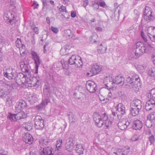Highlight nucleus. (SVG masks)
I'll return each instance as SVG.
<instances>
[{
  "label": "nucleus",
  "instance_id": "nucleus-21",
  "mask_svg": "<svg viewBox=\"0 0 155 155\" xmlns=\"http://www.w3.org/2000/svg\"><path fill=\"white\" fill-rule=\"evenodd\" d=\"M150 28L152 31L150 33L149 31L148 30V36L151 41L155 42V27H151Z\"/></svg>",
  "mask_w": 155,
  "mask_h": 155
},
{
  "label": "nucleus",
  "instance_id": "nucleus-32",
  "mask_svg": "<svg viewBox=\"0 0 155 155\" xmlns=\"http://www.w3.org/2000/svg\"><path fill=\"white\" fill-rule=\"evenodd\" d=\"M40 143L44 147H46L48 146H49V143L48 139H44L39 141Z\"/></svg>",
  "mask_w": 155,
  "mask_h": 155
},
{
  "label": "nucleus",
  "instance_id": "nucleus-27",
  "mask_svg": "<svg viewBox=\"0 0 155 155\" xmlns=\"http://www.w3.org/2000/svg\"><path fill=\"white\" fill-rule=\"evenodd\" d=\"M76 59L74 62L75 63H74V64H75V66L77 67H81L82 65V62L81 58L79 56H77Z\"/></svg>",
  "mask_w": 155,
  "mask_h": 155
},
{
  "label": "nucleus",
  "instance_id": "nucleus-2",
  "mask_svg": "<svg viewBox=\"0 0 155 155\" xmlns=\"http://www.w3.org/2000/svg\"><path fill=\"white\" fill-rule=\"evenodd\" d=\"M134 47L136 48L135 52L132 54H134L133 57L136 59L138 58L143 54L148 53L151 49L150 46H145L140 42H137L134 45Z\"/></svg>",
  "mask_w": 155,
  "mask_h": 155
},
{
  "label": "nucleus",
  "instance_id": "nucleus-9",
  "mask_svg": "<svg viewBox=\"0 0 155 155\" xmlns=\"http://www.w3.org/2000/svg\"><path fill=\"white\" fill-rule=\"evenodd\" d=\"M20 67L23 72L27 74L29 78L32 77L33 74L30 71V66L28 64H25L24 62H22L20 63Z\"/></svg>",
  "mask_w": 155,
  "mask_h": 155
},
{
  "label": "nucleus",
  "instance_id": "nucleus-35",
  "mask_svg": "<svg viewBox=\"0 0 155 155\" xmlns=\"http://www.w3.org/2000/svg\"><path fill=\"white\" fill-rule=\"evenodd\" d=\"M76 56H77L75 55H73L69 58L68 60V63L70 64H74V63H75L74 62L76 59Z\"/></svg>",
  "mask_w": 155,
  "mask_h": 155
},
{
  "label": "nucleus",
  "instance_id": "nucleus-55",
  "mask_svg": "<svg viewBox=\"0 0 155 155\" xmlns=\"http://www.w3.org/2000/svg\"><path fill=\"white\" fill-rule=\"evenodd\" d=\"M29 98L31 100V101H34L36 99V95L35 94H32L30 96Z\"/></svg>",
  "mask_w": 155,
  "mask_h": 155
},
{
  "label": "nucleus",
  "instance_id": "nucleus-59",
  "mask_svg": "<svg viewBox=\"0 0 155 155\" xmlns=\"http://www.w3.org/2000/svg\"><path fill=\"white\" fill-rule=\"evenodd\" d=\"M141 37H142V38L145 41H147V39L145 37V35L144 32L142 31L141 32Z\"/></svg>",
  "mask_w": 155,
  "mask_h": 155
},
{
  "label": "nucleus",
  "instance_id": "nucleus-6",
  "mask_svg": "<svg viewBox=\"0 0 155 155\" xmlns=\"http://www.w3.org/2000/svg\"><path fill=\"white\" fill-rule=\"evenodd\" d=\"M31 54L32 58L34 60L35 64V74H37L38 73V67L41 63L40 58L37 53L35 51H32Z\"/></svg>",
  "mask_w": 155,
  "mask_h": 155
},
{
  "label": "nucleus",
  "instance_id": "nucleus-1",
  "mask_svg": "<svg viewBox=\"0 0 155 155\" xmlns=\"http://www.w3.org/2000/svg\"><path fill=\"white\" fill-rule=\"evenodd\" d=\"M93 118L95 125L99 127H102L104 124L107 128L111 125V122L109 119L106 114L104 113L100 115L98 113H95L93 115Z\"/></svg>",
  "mask_w": 155,
  "mask_h": 155
},
{
  "label": "nucleus",
  "instance_id": "nucleus-57",
  "mask_svg": "<svg viewBox=\"0 0 155 155\" xmlns=\"http://www.w3.org/2000/svg\"><path fill=\"white\" fill-rule=\"evenodd\" d=\"M69 38H71L73 40H77L78 39V37L76 36L75 35L72 34H71V36Z\"/></svg>",
  "mask_w": 155,
  "mask_h": 155
},
{
  "label": "nucleus",
  "instance_id": "nucleus-52",
  "mask_svg": "<svg viewBox=\"0 0 155 155\" xmlns=\"http://www.w3.org/2000/svg\"><path fill=\"white\" fill-rule=\"evenodd\" d=\"M6 95L5 92L3 90H0V97H5Z\"/></svg>",
  "mask_w": 155,
  "mask_h": 155
},
{
  "label": "nucleus",
  "instance_id": "nucleus-25",
  "mask_svg": "<svg viewBox=\"0 0 155 155\" xmlns=\"http://www.w3.org/2000/svg\"><path fill=\"white\" fill-rule=\"evenodd\" d=\"M141 109L139 108L135 109V107H130V110L131 114L133 116H135L138 115Z\"/></svg>",
  "mask_w": 155,
  "mask_h": 155
},
{
  "label": "nucleus",
  "instance_id": "nucleus-43",
  "mask_svg": "<svg viewBox=\"0 0 155 155\" xmlns=\"http://www.w3.org/2000/svg\"><path fill=\"white\" fill-rule=\"evenodd\" d=\"M3 86L7 88L8 90L11 89V82L8 81L4 83L3 84Z\"/></svg>",
  "mask_w": 155,
  "mask_h": 155
},
{
  "label": "nucleus",
  "instance_id": "nucleus-62",
  "mask_svg": "<svg viewBox=\"0 0 155 155\" xmlns=\"http://www.w3.org/2000/svg\"><path fill=\"white\" fill-rule=\"evenodd\" d=\"M102 47V45H100V47H99L100 48L99 49H101V52L102 53H104L106 51V47H104V48L103 49Z\"/></svg>",
  "mask_w": 155,
  "mask_h": 155
},
{
  "label": "nucleus",
  "instance_id": "nucleus-37",
  "mask_svg": "<svg viewBox=\"0 0 155 155\" xmlns=\"http://www.w3.org/2000/svg\"><path fill=\"white\" fill-rule=\"evenodd\" d=\"M112 94L110 92H109L107 95V97L106 98H104L102 101H104L103 103H106L108 102L109 101L111 100L112 99Z\"/></svg>",
  "mask_w": 155,
  "mask_h": 155
},
{
  "label": "nucleus",
  "instance_id": "nucleus-63",
  "mask_svg": "<svg viewBox=\"0 0 155 155\" xmlns=\"http://www.w3.org/2000/svg\"><path fill=\"white\" fill-rule=\"evenodd\" d=\"M33 30L36 34H38L39 33V29L38 27H35L33 28Z\"/></svg>",
  "mask_w": 155,
  "mask_h": 155
},
{
  "label": "nucleus",
  "instance_id": "nucleus-41",
  "mask_svg": "<svg viewBox=\"0 0 155 155\" xmlns=\"http://www.w3.org/2000/svg\"><path fill=\"white\" fill-rule=\"evenodd\" d=\"M62 143V141L61 139H59V140H57L56 143V150H58V148H60L61 147Z\"/></svg>",
  "mask_w": 155,
  "mask_h": 155
},
{
  "label": "nucleus",
  "instance_id": "nucleus-8",
  "mask_svg": "<svg viewBox=\"0 0 155 155\" xmlns=\"http://www.w3.org/2000/svg\"><path fill=\"white\" fill-rule=\"evenodd\" d=\"M74 142L72 137L69 138L66 143L65 147L66 150L71 153L72 152L73 149H74Z\"/></svg>",
  "mask_w": 155,
  "mask_h": 155
},
{
  "label": "nucleus",
  "instance_id": "nucleus-46",
  "mask_svg": "<svg viewBox=\"0 0 155 155\" xmlns=\"http://www.w3.org/2000/svg\"><path fill=\"white\" fill-rule=\"evenodd\" d=\"M149 141L150 143V144L152 145L154 143L155 138L153 135H151L149 138Z\"/></svg>",
  "mask_w": 155,
  "mask_h": 155
},
{
  "label": "nucleus",
  "instance_id": "nucleus-18",
  "mask_svg": "<svg viewBox=\"0 0 155 155\" xmlns=\"http://www.w3.org/2000/svg\"><path fill=\"white\" fill-rule=\"evenodd\" d=\"M155 105V101L150 99L146 102L145 105V109L147 110H150L154 107Z\"/></svg>",
  "mask_w": 155,
  "mask_h": 155
},
{
  "label": "nucleus",
  "instance_id": "nucleus-60",
  "mask_svg": "<svg viewBox=\"0 0 155 155\" xmlns=\"http://www.w3.org/2000/svg\"><path fill=\"white\" fill-rule=\"evenodd\" d=\"M32 127L31 125H27L25 127V129H27V130L29 131L32 130Z\"/></svg>",
  "mask_w": 155,
  "mask_h": 155
},
{
  "label": "nucleus",
  "instance_id": "nucleus-22",
  "mask_svg": "<svg viewBox=\"0 0 155 155\" xmlns=\"http://www.w3.org/2000/svg\"><path fill=\"white\" fill-rule=\"evenodd\" d=\"M43 92L44 95L47 97L50 96L51 91L50 86L48 83H46L44 87Z\"/></svg>",
  "mask_w": 155,
  "mask_h": 155
},
{
  "label": "nucleus",
  "instance_id": "nucleus-44",
  "mask_svg": "<svg viewBox=\"0 0 155 155\" xmlns=\"http://www.w3.org/2000/svg\"><path fill=\"white\" fill-rule=\"evenodd\" d=\"M65 35L66 37H68V38L71 36V31L70 30H66L64 31Z\"/></svg>",
  "mask_w": 155,
  "mask_h": 155
},
{
  "label": "nucleus",
  "instance_id": "nucleus-29",
  "mask_svg": "<svg viewBox=\"0 0 155 155\" xmlns=\"http://www.w3.org/2000/svg\"><path fill=\"white\" fill-rule=\"evenodd\" d=\"M32 80L36 82L35 83L33 84V86H36L37 85L38 86L41 83V81L39 77L38 76H33L32 78Z\"/></svg>",
  "mask_w": 155,
  "mask_h": 155
},
{
  "label": "nucleus",
  "instance_id": "nucleus-45",
  "mask_svg": "<svg viewBox=\"0 0 155 155\" xmlns=\"http://www.w3.org/2000/svg\"><path fill=\"white\" fill-rule=\"evenodd\" d=\"M58 8H59L60 12L62 13L66 11V7L65 6L62 5L60 6V7L58 6Z\"/></svg>",
  "mask_w": 155,
  "mask_h": 155
},
{
  "label": "nucleus",
  "instance_id": "nucleus-58",
  "mask_svg": "<svg viewBox=\"0 0 155 155\" xmlns=\"http://www.w3.org/2000/svg\"><path fill=\"white\" fill-rule=\"evenodd\" d=\"M27 75H25L24 74H23L22 73H19L17 76L18 77H19L20 78V77H21L23 79L24 78L25 79V77H27Z\"/></svg>",
  "mask_w": 155,
  "mask_h": 155
},
{
  "label": "nucleus",
  "instance_id": "nucleus-13",
  "mask_svg": "<svg viewBox=\"0 0 155 155\" xmlns=\"http://www.w3.org/2000/svg\"><path fill=\"white\" fill-rule=\"evenodd\" d=\"M102 67L97 63H95L92 65L91 71L94 75L99 74L101 71Z\"/></svg>",
  "mask_w": 155,
  "mask_h": 155
},
{
  "label": "nucleus",
  "instance_id": "nucleus-24",
  "mask_svg": "<svg viewBox=\"0 0 155 155\" xmlns=\"http://www.w3.org/2000/svg\"><path fill=\"white\" fill-rule=\"evenodd\" d=\"M3 74L4 76L9 80L15 78L16 75V74L13 72L12 70H11L10 73H9L8 72H4Z\"/></svg>",
  "mask_w": 155,
  "mask_h": 155
},
{
  "label": "nucleus",
  "instance_id": "nucleus-19",
  "mask_svg": "<svg viewBox=\"0 0 155 155\" xmlns=\"http://www.w3.org/2000/svg\"><path fill=\"white\" fill-rule=\"evenodd\" d=\"M74 149L76 153H78L79 155L83 154L84 149L82 144L77 143L75 145Z\"/></svg>",
  "mask_w": 155,
  "mask_h": 155
},
{
  "label": "nucleus",
  "instance_id": "nucleus-40",
  "mask_svg": "<svg viewBox=\"0 0 155 155\" xmlns=\"http://www.w3.org/2000/svg\"><path fill=\"white\" fill-rule=\"evenodd\" d=\"M105 81L106 80H109V84H111L114 85V83H113V82H114V79L111 77L110 76H106L105 78Z\"/></svg>",
  "mask_w": 155,
  "mask_h": 155
},
{
  "label": "nucleus",
  "instance_id": "nucleus-14",
  "mask_svg": "<svg viewBox=\"0 0 155 155\" xmlns=\"http://www.w3.org/2000/svg\"><path fill=\"white\" fill-rule=\"evenodd\" d=\"M114 81L113 83H114V84H119L120 86L123 85L124 84L125 85L127 83H125L124 78L120 75L116 76Z\"/></svg>",
  "mask_w": 155,
  "mask_h": 155
},
{
  "label": "nucleus",
  "instance_id": "nucleus-54",
  "mask_svg": "<svg viewBox=\"0 0 155 155\" xmlns=\"http://www.w3.org/2000/svg\"><path fill=\"white\" fill-rule=\"evenodd\" d=\"M15 43L17 47L18 48H19L21 42L20 39H19L18 38L17 40L16 41Z\"/></svg>",
  "mask_w": 155,
  "mask_h": 155
},
{
  "label": "nucleus",
  "instance_id": "nucleus-48",
  "mask_svg": "<svg viewBox=\"0 0 155 155\" xmlns=\"http://www.w3.org/2000/svg\"><path fill=\"white\" fill-rule=\"evenodd\" d=\"M50 28L53 32L56 34L59 31L58 28L56 27L51 26Z\"/></svg>",
  "mask_w": 155,
  "mask_h": 155
},
{
  "label": "nucleus",
  "instance_id": "nucleus-28",
  "mask_svg": "<svg viewBox=\"0 0 155 155\" xmlns=\"http://www.w3.org/2000/svg\"><path fill=\"white\" fill-rule=\"evenodd\" d=\"M148 74L155 80V68L153 67L150 68L149 69Z\"/></svg>",
  "mask_w": 155,
  "mask_h": 155
},
{
  "label": "nucleus",
  "instance_id": "nucleus-16",
  "mask_svg": "<svg viewBox=\"0 0 155 155\" xmlns=\"http://www.w3.org/2000/svg\"><path fill=\"white\" fill-rule=\"evenodd\" d=\"M117 110L118 114L124 115L126 114V109L124 106L122 104H119L117 106Z\"/></svg>",
  "mask_w": 155,
  "mask_h": 155
},
{
  "label": "nucleus",
  "instance_id": "nucleus-17",
  "mask_svg": "<svg viewBox=\"0 0 155 155\" xmlns=\"http://www.w3.org/2000/svg\"><path fill=\"white\" fill-rule=\"evenodd\" d=\"M143 124L140 120H137L134 121L132 125L133 128L136 130H139L142 127Z\"/></svg>",
  "mask_w": 155,
  "mask_h": 155
},
{
  "label": "nucleus",
  "instance_id": "nucleus-4",
  "mask_svg": "<svg viewBox=\"0 0 155 155\" xmlns=\"http://www.w3.org/2000/svg\"><path fill=\"white\" fill-rule=\"evenodd\" d=\"M143 19L146 23H148L153 20L154 16L152 15V12L150 8L148 6H146L143 13Z\"/></svg>",
  "mask_w": 155,
  "mask_h": 155
},
{
  "label": "nucleus",
  "instance_id": "nucleus-61",
  "mask_svg": "<svg viewBox=\"0 0 155 155\" xmlns=\"http://www.w3.org/2000/svg\"><path fill=\"white\" fill-rule=\"evenodd\" d=\"M104 83L105 84V85L106 86V87H107V89H108L109 86H108V85H110L109 83V80H106L105 81L104 78Z\"/></svg>",
  "mask_w": 155,
  "mask_h": 155
},
{
  "label": "nucleus",
  "instance_id": "nucleus-56",
  "mask_svg": "<svg viewBox=\"0 0 155 155\" xmlns=\"http://www.w3.org/2000/svg\"><path fill=\"white\" fill-rule=\"evenodd\" d=\"M83 2V5L84 7L88 5V0H82Z\"/></svg>",
  "mask_w": 155,
  "mask_h": 155
},
{
  "label": "nucleus",
  "instance_id": "nucleus-31",
  "mask_svg": "<svg viewBox=\"0 0 155 155\" xmlns=\"http://www.w3.org/2000/svg\"><path fill=\"white\" fill-rule=\"evenodd\" d=\"M97 35L96 34L94 33L89 38L90 43L91 44L96 43L97 41Z\"/></svg>",
  "mask_w": 155,
  "mask_h": 155
},
{
  "label": "nucleus",
  "instance_id": "nucleus-42",
  "mask_svg": "<svg viewBox=\"0 0 155 155\" xmlns=\"http://www.w3.org/2000/svg\"><path fill=\"white\" fill-rule=\"evenodd\" d=\"M33 75H32V77H31V78H28V77H27V78H26H26L25 77V82L26 83V84H29L30 85H31V84H33V83H32L33 82V81H31V79H32V77H33Z\"/></svg>",
  "mask_w": 155,
  "mask_h": 155
},
{
  "label": "nucleus",
  "instance_id": "nucleus-5",
  "mask_svg": "<svg viewBox=\"0 0 155 155\" xmlns=\"http://www.w3.org/2000/svg\"><path fill=\"white\" fill-rule=\"evenodd\" d=\"M13 12L12 10L6 11L5 12L4 19L7 23L12 25L15 22Z\"/></svg>",
  "mask_w": 155,
  "mask_h": 155
},
{
  "label": "nucleus",
  "instance_id": "nucleus-34",
  "mask_svg": "<svg viewBox=\"0 0 155 155\" xmlns=\"http://www.w3.org/2000/svg\"><path fill=\"white\" fill-rule=\"evenodd\" d=\"M147 118L155 123V112H152L148 116Z\"/></svg>",
  "mask_w": 155,
  "mask_h": 155
},
{
  "label": "nucleus",
  "instance_id": "nucleus-64",
  "mask_svg": "<svg viewBox=\"0 0 155 155\" xmlns=\"http://www.w3.org/2000/svg\"><path fill=\"white\" fill-rule=\"evenodd\" d=\"M114 153L117 155H127V153H124L123 152L120 153L118 152H114Z\"/></svg>",
  "mask_w": 155,
  "mask_h": 155
},
{
  "label": "nucleus",
  "instance_id": "nucleus-10",
  "mask_svg": "<svg viewBox=\"0 0 155 155\" xmlns=\"http://www.w3.org/2000/svg\"><path fill=\"white\" fill-rule=\"evenodd\" d=\"M130 124V123L128 121H127L125 119H123L119 121L117 125L120 129L123 130L126 129Z\"/></svg>",
  "mask_w": 155,
  "mask_h": 155
},
{
  "label": "nucleus",
  "instance_id": "nucleus-11",
  "mask_svg": "<svg viewBox=\"0 0 155 155\" xmlns=\"http://www.w3.org/2000/svg\"><path fill=\"white\" fill-rule=\"evenodd\" d=\"M40 155H53L52 152V147L48 146L41 147L39 151Z\"/></svg>",
  "mask_w": 155,
  "mask_h": 155
},
{
  "label": "nucleus",
  "instance_id": "nucleus-36",
  "mask_svg": "<svg viewBox=\"0 0 155 155\" xmlns=\"http://www.w3.org/2000/svg\"><path fill=\"white\" fill-rule=\"evenodd\" d=\"M27 107V104L26 102L23 101L21 100L20 101L18 104V107L21 109H23Z\"/></svg>",
  "mask_w": 155,
  "mask_h": 155
},
{
  "label": "nucleus",
  "instance_id": "nucleus-30",
  "mask_svg": "<svg viewBox=\"0 0 155 155\" xmlns=\"http://www.w3.org/2000/svg\"><path fill=\"white\" fill-rule=\"evenodd\" d=\"M17 120H19L24 118L26 117V115L24 112L22 111L16 114Z\"/></svg>",
  "mask_w": 155,
  "mask_h": 155
},
{
  "label": "nucleus",
  "instance_id": "nucleus-38",
  "mask_svg": "<svg viewBox=\"0 0 155 155\" xmlns=\"http://www.w3.org/2000/svg\"><path fill=\"white\" fill-rule=\"evenodd\" d=\"M8 118L11 121L16 120H17L16 118V114H12L11 113H9V115H8Z\"/></svg>",
  "mask_w": 155,
  "mask_h": 155
},
{
  "label": "nucleus",
  "instance_id": "nucleus-50",
  "mask_svg": "<svg viewBox=\"0 0 155 155\" xmlns=\"http://www.w3.org/2000/svg\"><path fill=\"white\" fill-rule=\"evenodd\" d=\"M139 136L137 134L134 135L132 138V141H136L139 138Z\"/></svg>",
  "mask_w": 155,
  "mask_h": 155
},
{
  "label": "nucleus",
  "instance_id": "nucleus-47",
  "mask_svg": "<svg viewBox=\"0 0 155 155\" xmlns=\"http://www.w3.org/2000/svg\"><path fill=\"white\" fill-rule=\"evenodd\" d=\"M50 99L48 98L43 100L41 102V103L43 104V105L44 106L46 105H47L48 103L50 102Z\"/></svg>",
  "mask_w": 155,
  "mask_h": 155
},
{
  "label": "nucleus",
  "instance_id": "nucleus-3",
  "mask_svg": "<svg viewBox=\"0 0 155 155\" xmlns=\"http://www.w3.org/2000/svg\"><path fill=\"white\" fill-rule=\"evenodd\" d=\"M139 75L136 74H133L131 77H127L125 81V83H127L125 86H128L130 88L134 91L138 90V84L140 81Z\"/></svg>",
  "mask_w": 155,
  "mask_h": 155
},
{
  "label": "nucleus",
  "instance_id": "nucleus-26",
  "mask_svg": "<svg viewBox=\"0 0 155 155\" xmlns=\"http://www.w3.org/2000/svg\"><path fill=\"white\" fill-rule=\"evenodd\" d=\"M68 118L71 123L75 122L77 120L76 116L72 112H69L68 114Z\"/></svg>",
  "mask_w": 155,
  "mask_h": 155
},
{
  "label": "nucleus",
  "instance_id": "nucleus-33",
  "mask_svg": "<svg viewBox=\"0 0 155 155\" xmlns=\"http://www.w3.org/2000/svg\"><path fill=\"white\" fill-rule=\"evenodd\" d=\"M146 66L142 64L138 65L137 68V69L140 73H142L143 72L146 68Z\"/></svg>",
  "mask_w": 155,
  "mask_h": 155
},
{
  "label": "nucleus",
  "instance_id": "nucleus-20",
  "mask_svg": "<svg viewBox=\"0 0 155 155\" xmlns=\"http://www.w3.org/2000/svg\"><path fill=\"white\" fill-rule=\"evenodd\" d=\"M130 107L141 109V101L138 99L134 100L131 103Z\"/></svg>",
  "mask_w": 155,
  "mask_h": 155
},
{
  "label": "nucleus",
  "instance_id": "nucleus-39",
  "mask_svg": "<svg viewBox=\"0 0 155 155\" xmlns=\"http://www.w3.org/2000/svg\"><path fill=\"white\" fill-rule=\"evenodd\" d=\"M155 123L151 121L149 119H148L146 120L145 122V125L146 126L148 127H151L153 124H154Z\"/></svg>",
  "mask_w": 155,
  "mask_h": 155
},
{
  "label": "nucleus",
  "instance_id": "nucleus-15",
  "mask_svg": "<svg viewBox=\"0 0 155 155\" xmlns=\"http://www.w3.org/2000/svg\"><path fill=\"white\" fill-rule=\"evenodd\" d=\"M23 139L26 143L29 144H31L32 143L33 139L31 135L29 133H25L23 136Z\"/></svg>",
  "mask_w": 155,
  "mask_h": 155
},
{
  "label": "nucleus",
  "instance_id": "nucleus-23",
  "mask_svg": "<svg viewBox=\"0 0 155 155\" xmlns=\"http://www.w3.org/2000/svg\"><path fill=\"white\" fill-rule=\"evenodd\" d=\"M149 99L155 101V88L152 89L146 95Z\"/></svg>",
  "mask_w": 155,
  "mask_h": 155
},
{
  "label": "nucleus",
  "instance_id": "nucleus-12",
  "mask_svg": "<svg viewBox=\"0 0 155 155\" xmlns=\"http://www.w3.org/2000/svg\"><path fill=\"white\" fill-rule=\"evenodd\" d=\"M86 87L87 90L91 93L94 92L97 89V85L94 82L87 81Z\"/></svg>",
  "mask_w": 155,
  "mask_h": 155
},
{
  "label": "nucleus",
  "instance_id": "nucleus-51",
  "mask_svg": "<svg viewBox=\"0 0 155 155\" xmlns=\"http://www.w3.org/2000/svg\"><path fill=\"white\" fill-rule=\"evenodd\" d=\"M62 15L65 18H69L70 17V15L68 12H67V11L65 12L64 13H62Z\"/></svg>",
  "mask_w": 155,
  "mask_h": 155
},
{
  "label": "nucleus",
  "instance_id": "nucleus-49",
  "mask_svg": "<svg viewBox=\"0 0 155 155\" xmlns=\"http://www.w3.org/2000/svg\"><path fill=\"white\" fill-rule=\"evenodd\" d=\"M100 6L102 7L103 8H105V7L106 6V4L105 2H99L97 4V8L98 9L99 8V6Z\"/></svg>",
  "mask_w": 155,
  "mask_h": 155
},
{
  "label": "nucleus",
  "instance_id": "nucleus-53",
  "mask_svg": "<svg viewBox=\"0 0 155 155\" xmlns=\"http://www.w3.org/2000/svg\"><path fill=\"white\" fill-rule=\"evenodd\" d=\"M11 89H16L18 87V85L16 84L13 83L11 82Z\"/></svg>",
  "mask_w": 155,
  "mask_h": 155
},
{
  "label": "nucleus",
  "instance_id": "nucleus-7",
  "mask_svg": "<svg viewBox=\"0 0 155 155\" xmlns=\"http://www.w3.org/2000/svg\"><path fill=\"white\" fill-rule=\"evenodd\" d=\"M34 120L35 127L36 129L41 130L44 127V120L40 116H36L34 119Z\"/></svg>",
  "mask_w": 155,
  "mask_h": 155
}]
</instances>
